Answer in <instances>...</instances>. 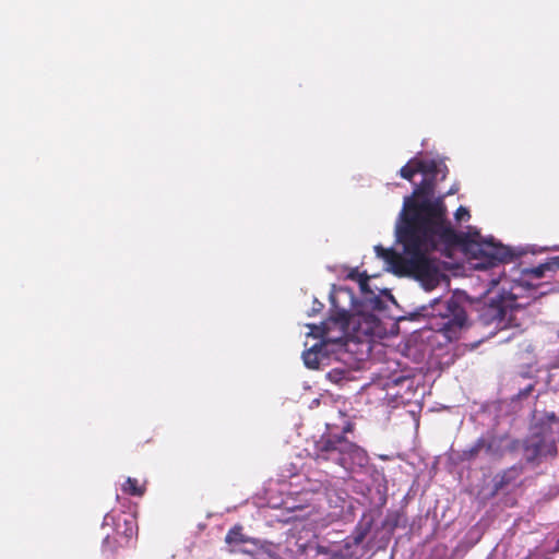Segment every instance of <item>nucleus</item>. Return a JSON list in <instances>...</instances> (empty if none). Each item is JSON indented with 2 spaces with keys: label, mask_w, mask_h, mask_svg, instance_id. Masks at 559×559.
I'll use <instances>...</instances> for the list:
<instances>
[{
  "label": "nucleus",
  "mask_w": 559,
  "mask_h": 559,
  "mask_svg": "<svg viewBox=\"0 0 559 559\" xmlns=\"http://www.w3.org/2000/svg\"><path fill=\"white\" fill-rule=\"evenodd\" d=\"M395 235L400 248L384 249L378 245L374 252L384 263V269L395 274L414 276L425 290H432L445 280L440 262L432 255L441 246L461 241L471 264L476 270H492L491 274L480 277L487 283L485 293L489 294L501 285L497 298L485 305L479 322L496 330L519 328L524 308L538 296V284L531 283L524 275L508 278L500 264L514 258L513 251L495 240L483 237L475 226L456 233L447 218L443 197L437 200L425 199L415 203L413 195L404 198Z\"/></svg>",
  "instance_id": "obj_1"
},
{
  "label": "nucleus",
  "mask_w": 559,
  "mask_h": 559,
  "mask_svg": "<svg viewBox=\"0 0 559 559\" xmlns=\"http://www.w3.org/2000/svg\"><path fill=\"white\" fill-rule=\"evenodd\" d=\"M362 297L355 299L354 293L346 287L334 288L330 299L331 316L320 326L308 324V336L320 338L302 353L307 368L319 369L329 359L330 354L350 353L361 360L368 357L372 344L386 335L379 313L393 302L388 294L376 295L367 287V282L360 283Z\"/></svg>",
  "instance_id": "obj_2"
},
{
  "label": "nucleus",
  "mask_w": 559,
  "mask_h": 559,
  "mask_svg": "<svg viewBox=\"0 0 559 559\" xmlns=\"http://www.w3.org/2000/svg\"><path fill=\"white\" fill-rule=\"evenodd\" d=\"M328 433L314 443V457L318 464L331 463L342 467L350 474L367 472L369 457L367 452L343 435L333 433L330 425H326Z\"/></svg>",
  "instance_id": "obj_3"
},
{
  "label": "nucleus",
  "mask_w": 559,
  "mask_h": 559,
  "mask_svg": "<svg viewBox=\"0 0 559 559\" xmlns=\"http://www.w3.org/2000/svg\"><path fill=\"white\" fill-rule=\"evenodd\" d=\"M557 441L559 442V417L555 413L546 414L534 426L532 436L526 441V459L533 461L555 456Z\"/></svg>",
  "instance_id": "obj_4"
},
{
  "label": "nucleus",
  "mask_w": 559,
  "mask_h": 559,
  "mask_svg": "<svg viewBox=\"0 0 559 559\" xmlns=\"http://www.w3.org/2000/svg\"><path fill=\"white\" fill-rule=\"evenodd\" d=\"M468 328L466 312L455 298H450L444 311L433 314L430 322V329L441 334L447 342L460 338Z\"/></svg>",
  "instance_id": "obj_5"
},
{
  "label": "nucleus",
  "mask_w": 559,
  "mask_h": 559,
  "mask_svg": "<svg viewBox=\"0 0 559 559\" xmlns=\"http://www.w3.org/2000/svg\"><path fill=\"white\" fill-rule=\"evenodd\" d=\"M366 535L367 528L358 527L353 535L347 536L342 542L309 546L308 550L316 552V559H357Z\"/></svg>",
  "instance_id": "obj_6"
},
{
  "label": "nucleus",
  "mask_w": 559,
  "mask_h": 559,
  "mask_svg": "<svg viewBox=\"0 0 559 559\" xmlns=\"http://www.w3.org/2000/svg\"><path fill=\"white\" fill-rule=\"evenodd\" d=\"M417 173L424 175L425 181H438L447 177L448 168L443 160L412 158L400 169L401 177L409 181Z\"/></svg>",
  "instance_id": "obj_7"
},
{
  "label": "nucleus",
  "mask_w": 559,
  "mask_h": 559,
  "mask_svg": "<svg viewBox=\"0 0 559 559\" xmlns=\"http://www.w3.org/2000/svg\"><path fill=\"white\" fill-rule=\"evenodd\" d=\"M111 526L115 534L129 543L136 534L138 527L133 515L128 514L121 518L120 513L108 512L103 520V527Z\"/></svg>",
  "instance_id": "obj_8"
},
{
  "label": "nucleus",
  "mask_w": 559,
  "mask_h": 559,
  "mask_svg": "<svg viewBox=\"0 0 559 559\" xmlns=\"http://www.w3.org/2000/svg\"><path fill=\"white\" fill-rule=\"evenodd\" d=\"M484 440V449L485 454L491 459L496 460L503 455L507 437L506 436H497L491 432H487L481 436Z\"/></svg>",
  "instance_id": "obj_9"
},
{
  "label": "nucleus",
  "mask_w": 559,
  "mask_h": 559,
  "mask_svg": "<svg viewBox=\"0 0 559 559\" xmlns=\"http://www.w3.org/2000/svg\"><path fill=\"white\" fill-rule=\"evenodd\" d=\"M225 542L229 545H243V544H252L254 547L264 545L262 544V540L247 537L241 533V527L235 526L231 530L228 531L225 537Z\"/></svg>",
  "instance_id": "obj_10"
},
{
  "label": "nucleus",
  "mask_w": 559,
  "mask_h": 559,
  "mask_svg": "<svg viewBox=\"0 0 559 559\" xmlns=\"http://www.w3.org/2000/svg\"><path fill=\"white\" fill-rule=\"evenodd\" d=\"M547 271H551L550 263L548 261L536 267L522 270L520 273L524 275V281L527 278L531 283H537L539 285L538 281L544 277Z\"/></svg>",
  "instance_id": "obj_11"
},
{
  "label": "nucleus",
  "mask_w": 559,
  "mask_h": 559,
  "mask_svg": "<svg viewBox=\"0 0 559 559\" xmlns=\"http://www.w3.org/2000/svg\"><path fill=\"white\" fill-rule=\"evenodd\" d=\"M342 399H343L342 395L333 394V393L329 392L328 390H325L318 397H314L310 402L309 407L314 408V407L320 406L321 404H324V405H328V404L338 405L341 403L344 404V402H342Z\"/></svg>",
  "instance_id": "obj_12"
},
{
  "label": "nucleus",
  "mask_w": 559,
  "mask_h": 559,
  "mask_svg": "<svg viewBox=\"0 0 559 559\" xmlns=\"http://www.w3.org/2000/svg\"><path fill=\"white\" fill-rule=\"evenodd\" d=\"M481 453L485 454V449L484 440L480 437L473 444L462 451L461 459L464 461H471L479 456Z\"/></svg>",
  "instance_id": "obj_13"
},
{
  "label": "nucleus",
  "mask_w": 559,
  "mask_h": 559,
  "mask_svg": "<svg viewBox=\"0 0 559 559\" xmlns=\"http://www.w3.org/2000/svg\"><path fill=\"white\" fill-rule=\"evenodd\" d=\"M123 492L131 496H142L144 493V487L139 485L138 479L128 477L121 486Z\"/></svg>",
  "instance_id": "obj_14"
},
{
  "label": "nucleus",
  "mask_w": 559,
  "mask_h": 559,
  "mask_svg": "<svg viewBox=\"0 0 559 559\" xmlns=\"http://www.w3.org/2000/svg\"><path fill=\"white\" fill-rule=\"evenodd\" d=\"M329 378L331 381H355V378L349 377V373L342 369H333L329 372Z\"/></svg>",
  "instance_id": "obj_15"
},
{
  "label": "nucleus",
  "mask_w": 559,
  "mask_h": 559,
  "mask_svg": "<svg viewBox=\"0 0 559 559\" xmlns=\"http://www.w3.org/2000/svg\"><path fill=\"white\" fill-rule=\"evenodd\" d=\"M262 544L264 545L263 547H261V546L254 547L252 544H243L242 547L240 548V550L242 552L250 554V555H255L259 551L269 552L271 545L265 542H262Z\"/></svg>",
  "instance_id": "obj_16"
},
{
  "label": "nucleus",
  "mask_w": 559,
  "mask_h": 559,
  "mask_svg": "<svg viewBox=\"0 0 559 559\" xmlns=\"http://www.w3.org/2000/svg\"><path fill=\"white\" fill-rule=\"evenodd\" d=\"M454 218L456 222L468 221L471 218L468 209L465 206H459L454 213Z\"/></svg>",
  "instance_id": "obj_17"
},
{
  "label": "nucleus",
  "mask_w": 559,
  "mask_h": 559,
  "mask_svg": "<svg viewBox=\"0 0 559 559\" xmlns=\"http://www.w3.org/2000/svg\"><path fill=\"white\" fill-rule=\"evenodd\" d=\"M548 262L550 263V269H551V270H555V269H558V270H559V255H558V257L550 258V259L548 260Z\"/></svg>",
  "instance_id": "obj_18"
},
{
  "label": "nucleus",
  "mask_w": 559,
  "mask_h": 559,
  "mask_svg": "<svg viewBox=\"0 0 559 559\" xmlns=\"http://www.w3.org/2000/svg\"><path fill=\"white\" fill-rule=\"evenodd\" d=\"M353 430V425L350 423H346V425L342 428L343 433L350 432Z\"/></svg>",
  "instance_id": "obj_19"
},
{
  "label": "nucleus",
  "mask_w": 559,
  "mask_h": 559,
  "mask_svg": "<svg viewBox=\"0 0 559 559\" xmlns=\"http://www.w3.org/2000/svg\"><path fill=\"white\" fill-rule=\"evenodd\" d=\"M314 305H317V306H314L312 308V312L319 311L323 307L322 304H320L318 301H314Z\"/></svg>",
  "instance_id": "obj_20"
},
{
  "label": "nucleus",
  "mask_w": 559,
  "mask_h": 559,
  "mask_svg": "<svg viewBox=\"0 0 559 559\" xmlns=\"http://www.w3.org/2000/svg\"><path fill=\"white\" fill-rule=\"evenodd\" d=\"M457 190H459V188L456 186H453V187H451V189L448 191L447 194H454L457 192Z\"/></svg>",
  "instance_id": "obj_21"
},
{
  "label": "nucleus",
  "mask_w": 559,
  "mask_h": 559,
  "mask_svg": "<svg viewBox=\"0 0 559 559\" xmlns=\"http://www.w3.org/2000/svg\"><path fill=\"white\" fill-rule=\"evenodd\" d=\"M440 301H441V300H440V298H433V299L431 300L430 306L432 307V306H435V305H437V304H440Z\"/></svg>",
  "instance_id": "obj_22"
},
{
  "label": "nucleus",
  "mask_w": 559,
  "mask_h": 559,
  "mask_svg": "<svg viewBox=\"0 0 559 559\" xmlns=\"http://www.w3.org/2000/svg\"><path fill=\"white\" fill-rule=\"evenodd\" d=\"M109 534L107 533L106 537L104 538V545L108 544L109 543Z\"/></svg>",
  "instance_id": "obj_23"
},
{
  "label": "nucleus",
  "mask_w": 559,
  "mask_h": 559,
  "mask_svg": "<svg viewBox=\"0 0 559 559\" xmlns=\"http://www.w3.org/2000/svg\"><path fill=\"white\" fill-rule=\"evenodd\" d=\"M419 190H420V189H419V187H416V188L414 189V194H418V193H419Z\"/></svg>",
  "instance_id": "obj_24"
},
{
  "label": "nucleus",
  "mask_w": 559,
  "mask_h": 559,
  "mask_svg": "<svg viewBox=\"0 0 559 559\" xmlns=\"http://www.w3.org/2000/svg\"><path fill=\"white\" fill-rule=\"evenodd\" d=\"M338 413H340L341 415H344V414H345V413H344V409H343L342 407H338Z\"/></svg>",
  "instance_id": "obj_25"
},
{
  "label": "nucleus",
  "mask_w": 559,
  "mask_h": 559,
  "mask_svg": "<svg viewBox=\"0 0 559 559\" xmlns=\"http://www.w3.org/2000/svg\"><path fill=\"white\" fill-rule=\"evenodd\" d=\"M531 389H532V385H528L527 389L525 390L524 394H527Z\"/></svg>",
  "instance_id": "obj_26"
},
{
  "label": "nucleus",
  "mask_w": 559,
  "mask_h": 559,
  "mask_svg": "<svg viewBox=\"0 0 559 559\" xmlns=\"http://www.w3.org/2000/svg\"><path fill=\"white\" fill-rule=\"evenodd\" d=\"M400 381H401V379H400V378L395 379V380H394V384H399V382H400Z\"/></svg>",
  "instance_id": "obj_27"
},
{
  "label": "nucleus",
  "mask_w": 559,
  "mask_h": 559,
  "mask_svg": "<svg viewBox=\"0 0 559 559\" xmlns=\"http://www.w3.org/2000/svg\"><path fill=\"white\" fill-rule=\"evenodd\" d=\"M551 249H552V250H559V247H557V246H556V247H554V248H551Z\"/></svg>",
  "instance_id": "obj_28"
}]
</instances>
